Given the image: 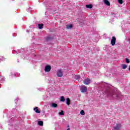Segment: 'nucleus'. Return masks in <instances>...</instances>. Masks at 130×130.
Instances as JSON below:
<instances>
[{
  "label": "nucleus",
  "mask_w": 130,
  "mask_h": 130,
  "mask_svg": "<svg viewBox=\"0 0 130 130\" xmlns=\"http://www.w3.org/2000/svg\"><path fill=\"white\" fill-rule=\"evenodd\" d=\"M80 91L82 93H86L88 91V88L85 85H82L80 86Z\"/></svg>",
  "instance_id": "obj_1"
},
{
  "label": "nucleus",
  "mask_w": 130,
  "mask_h": 130,
  "mask_svg": "<svg viewBox=\"0 0 130 130\" xmlns=\"http://www.w3.org/2000/svg\"><path fill=\"white\" fill-rule=\"evenodd\" d=\"M121 128V124L118 123L116 124V125L114 126V129L115 130H120Z\"/></svg>",
  "instance_id": "obj_2"
},
{
  "label": "nucleus",
  "mask_w": 130,
  "mask_h": 130,
  "mask_svg": "<svg viewBox=\"0 0 130 130\" xmlns=\"http://www.w3.org/2000/svg\"><path fill=\"white\" fill-rule=\"evenodd\" d=\"M116 42V38H115V37H112L111 40V43L112 46H114V45H115Z\"/></svg>",
  "instance_id": "obj_3"
},
{
  "label": "nucleus",
  "mask_w": 130,
  "mask_h": 130,
  "mask_svg": "<svg viewBox=\"0 0 130 130\" xmlns=\"http://www.w3.org/2000/svg\"><path fill=\"white\" fill-rule=\"evenodd\" d=\"M90 83H91V80H90L89 78L84 79L83 81V83L84 85H89Z\"/></svg>",
  "instance_id": "obj_4"
},
{
  "label": "nucleus",
  "mask_w": 130,
  "mask_h": 130,
  "mask_svg": "<svg viewBox=\"0 0 130 130\" xmlns=\"http://www.w3.org/2000/svg\"><path fill=\"white\" fill-rule=\"evenodd\" d=\"M63 75V74H62V71H61V70H58L57 72V76L59 78H61V77H62Z\"/></svg>",
  "instance_id": "obj_5"
},
{
  "label": "nucleus",
  "mask_w": 130,
  "mask_h": 130,
  "mask_svg": "<svg viewBox=\"0 0 130 130\" xmlns=\"http://www.w3.org/2000/svg\"><path fill=\"white\" fill-rule=\"evenodd\" d=\"M51 70V67L49 65H47L45 68V72H50V70Z\"/></svg>",
  "instance_id": "obj_6"
},
{
  "label": "nucleus",
  "mask_w": 130,
  "mask_h": 130,
  "mask_svg": "<svg viewBox=\"0 0 130 130\" xmlns=\"http://www.w3.org/2000/svg\"><path fill=\"white\" fill-rule=\"evenodd\" d=\"M34 111L36 112V113H40V111L38 110V107H36L34 109Z\"/></svg>",
  "instance_id": "obj_7"
},
{
  "label": "nucleus",
  "mask_w": 130,
  "mask_h": 130,
  "mask_svg": "<svg viewBox=\"0 0 130 130\" xmlns=\"http://www.w3.org/2000/svg\"><path fill=\"white\" fill-rule=\"evenodd\" d=\"M86 8H87V9H92L93 8V5L92 4L86 5Z\"/></svg>",
  "instance_id": "obj_8"
},
{
  "label": "nucleus",
  "mask_w": 130,
  "mask_h": 130,
  "mask_svg": "<svg viewBox=\"0 0 130 130\" xmlns=\"http://www.w3.org/2000/svg\"><path fill=\"white\" fill-rule=\"evenodd\" d=\"M66 101L67 105H70V104H71V100L70 99V98H67L66 99Z\"/></svg>",
  "instance_id": "obj_9"
},
{
  "label": "nucleus",
  "mask_w": 130,
  "mask_h": 130,
  "mask_svg": "<svg viewBox=\"0 0 130 130\" xmlns=\"http://www.w3.org/2000/svg\"><path fill=\"white\" fill-rule=\"evenodd\" d=\"M126 68H127V65L125 64H122V69L123 70H125V69H126Z\"/></svg>",
  "instance_id": "obj_10"
},
{
  "label": "nucleus",
  "mask_w": 130,
  "mask_h": 130,
  "mask_svg": "<svg viewBox=\"0 0 130 130\" xmlns=\"http://www.w3.org/2000/svg\"><path fill=\"white\" fill-rule=\"evenodd\" d=\"M60 101H61V102H64V101H66V99L63 96L60 97Z\"/></svg>",
  "instance_id": "obj_11"
},
{
  "label": "nucleus",
  "mask_w": 130,
  "mask_h": 130,
  "mask_svg": "<svg viewBox=\"0 0 130 130\" xmlns=\"http://www.w3.org/2000/svg\"><path fill=\"white\" fill-rule=\"evenodd\" d=\"M104 3L107 6H110V3L108 0H105Z\"/></svg>",
  "instance_id": "obj_12"
},
{
  "label": "nucleus",
  "mask_w": 130,
  "mask_h": 130,
  "mask_svg": "<svg viewBox=\"0 0 130 130\" xmlns=\"http://www.w3.org/2000/svg\"><path fill=\"white\" fill-rule=\"evenodd\" d=\"M39 125H40L41 126H43V121H39L38 122Z\"/></svg>",
  "instance_id": "obj_13"
},
{
  "label": "nucleus",
  "mask_w": 130,
  "mask_h": 130,
  "mask_svg": "<svg viewBox=\"0 0 130 130\" xmlns=\"http://www.w3.org/2000/svg\"><path fill=\"white\" fill-rule=\"evenodd\" d=\"M67 29H72L73 28V24H70L67 25Z\"/></svg>",
  "instance_id": "obj_14"
},
{
  "label": "nucleus",
  "mask_w": 130,
  "mask_h": 130,
  "mask_svg": "<svg viewBox=\"0 0 130 130\" xmlns=\"http://www.w3.org/2000/svg\"><path fill=\"white\" fill-rule=\"evenodd\" d=\"M52 107H53V108H56V107H57V104L55 103H52Z\"/></svg>",
  "instance_id": "obj_15"
},
{
  "label": "nucleus",
  "mask_w": 130,
  "mask_h": 130,
  "mask_svg": "<svg viewBox=\"0 0 130 130\" xmlns=\"http://www.w3.org/2000/svg\"><path fill=\"white\" fill-rule=\"evenodd\" d=\"M39 29H42L43 28V24H39Z\"/></svg>",
  "instance_id": "obj_16"
},
{
  "label": "nucleus",
  "mask_w": 130,
  "mask_h": 130,
  "mask_svg": "<svg viewBox=\"0 0 130 130\" xmlns=\"http://www.w3.org/2000/svg\"><path fill=\"white\" fill-rule=\"evenodd\" d=\"M118 2L120 5H122L123 4V0H118Z\"/></svg>",
  "instance_id": "obj_17"
},
{
  "label": "nucleus",
  "mask_w": 130,
  "mask_h": 130,
  "mask_svg": "<svg viewBox=\"0 0 130 130\" xmlns=\"http://www.w3.org/2000/svg\"><path fill=\"white\" fill-rule=\"evenodd\" d=\"M59 115H64V113H63V111L61 110L60 112L59 113Z\"/></svg>",
  "instance_id": "obj_18"
},
{
  "label": "nucleus",
  "mask_w": 130,
  "mask_h": 130,
  "mask_svg": "<svg viewBox=\"0 0 130 130\" xmlns=\"http://www.w3.org/2000/svg\"><path fill=\"white\" fill-rule=\"evenodd\" d=\"M80 114H81V115H84L85 114V111L84 110H81L80 112Z\"/></svg>",
  "instance_id": "obj_19"
},
{
  "label": "nucleus",
  "mask_w": 130,
  "mask_h": 130,
  "mask_svg": "<svg viewBox=\"0 0 130 130\" xmlns=\"http://www.w3.org/2000/svg\"><path fill=\"white\" fill-rule=\"evenodd\" d=\"M125 61H126V62L127 63H129V62H130V61H129V59H128V58H126V59H125Z\"/></svg>",
  "instance_id": "obj_20"
},
{
  "label": "nucleus",
  "mask_w": 130,
  "mask_h": 130,
  "mask_svg": "<svg viewBox=\"0 0 130 130\" xmlns=\"http://www.w3.org/2000/svg\"><path fill=\"white\" fill-rule=\"evenodd\" d=\"M80 78V75H76L75 76V79L76 80H79V78Z\"/></svg>",
  "instance_id": "obj_21"
},
{
  "label": "nucleus",
  "mask_w": 130,
  "mask_h": 130,
  "mask_svg": "<svg viewBox=\"0 0 130 130\" xmlns=\"http://www.w3.org/2000/svg\"><path fill=\"white\" fill-rule=\"evenodd\" d=\"M46 39L47 41L50 40V39H51V38L50 37H47Z\"/></svg>",
  "instance_id": "obj_22"
}]
</instances>
